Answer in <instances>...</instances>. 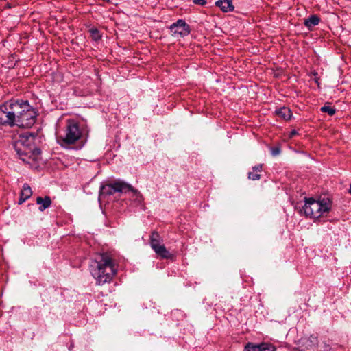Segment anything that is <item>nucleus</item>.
<instances>
[{
	"mask_svg": "<svg viewBox=\"0 0 351 351\" xmlns=\"http://www.w3.org/2000/svg\"><path fill=\"white\" fill-rule=\"evenodd\" d=\"M349 193H350V195H351V184H350V185Z\"/></svg>",
	"mask_w": 351,
	"mask_h": 351,
	"instance_id": "cd10ccee",
	"label": "nucleus"
},
{
	"mask_svg": "<svg viewBox=\"0 0 351 351\" xmlns=\"http://www.w3.org/2000/svg\"><path fill=\"white\" fill-rule=\"evenodd\" d=\"M215 5L224 12H231L234 8L232 0H219L215 3Z\"/></svg>",
	"mask_w": 351,
	"mask_h": 351,
	"instance_id": "9d476101",
	"label": "nucleus"
},
{
	"mask_svg": "<svg viewBox=\"0 0 351 351\" xmlns=\"http://www.w3.org/2000/svg\"><path fill=\"white\" fill-rule=\"evenodd\" d=\"M248 178L252 180H258L261 178V176L255 172H249Z\"/></svg>",
	"mask_w": 351,
	"mask_h": 351,
	"instance_id": "412c9836",
	"label": "nucleus"
},
{
	"mask_svg": "<svg viewBox=\"0 0 351 351\" xmlns=\"http://www.w3.org/2000/svg\"><path fill=\"white\" fill-rule=\"evenodd\" d=\"M320 22V19L315 14L310 16L304 21V25L309 29L317 25Z\"/></svg>",
	"mask_w": 351,
	"mask_h": 351,
	"instance_id": "2eb2a0df",
	"label": "nucleus"
},
{
	"mask_svg": "<svg viewBox=\"0 0 351 351\" xmlns=\"http://www.w3.org/2000/svg\"><path fill=\"white\" fill-rule=\"evenodd\" d=\"M38 136L37 134L27 132L19 136L18 140L14 143V148L19 158L25 162H29L35 156L40 154L37 147Z\"/></svg>",
	"mask_w": 351,
	"mask_h": 351,
	"instance_id": "f03ea898",
	"label": "nucleus"
},
{
	"mask_svg": "<svg viewBox=\"0 0 351 351\" xmlns=\"http://www.w3.org/2000/svg\"><path fill=\"white\" fill-rule=\"evenodd\" d=\"M131 191L132 192V196L131 198L136 202L138 204H140L142 203L143 198L141 195V193L136 189H134L132 186L131 189H129L128 192Z\"/></svg>",
	"mask_w": 351,
	"mask_h": 351,
	"instance_id": "f3484780",
	"label": "nucleus"
},
{
	"mask_svg": "<svg viewBox=\"0 0 351 351\" xmlns=\"http://www.w3.org/2000/svg\"><path fill=\"white\" fill-rule=\"evenodd\" d=\"M276 113L279 117L285 120L290 119L292 115L291 110L286 107H282L276 110Z\"/></svg>",
	"mask_w": 351,
	"mask_h": 351,
	"instance_id": "dca6fc26",
	"label": "nucleus"
},
{
	"mask_svg": "<svg viewBox=\"0 0 351 351\" xmlns=\"http://www.w3.org/2000/svg\"><path fill=\"white\" fill-rule=\"evenodd\" d=\"M32 195V189L28 184H24L20 193L19 204H21Z\"/></svg>",
	"mask_w": 351,
	"mask_h": 351,
	"instance_id": "9b49d317",
	"label": "nucleus"
},
{
	"mask_svg": "<svg viewBox=\"0 0 351 351\" xmlns=\"http://www.w3.org/2000/svg\"><path fill=\"white\" fill-rule=\"evenodd\" d=\"M245 351H257V350H256V346H250V345H248L245 348Z\"/></svg>",
	"mask_w": 351,
	"mask_h": 351,
	"instance_id": "a878e982",
	"label": "nucleus"
},
{
	"mask_svg": "<svg viewBox=\"0 0 351 351\" xmlns=\"http://www.w3.org/2000/svg\"><path fill=\"white\" fill-rule=\"evenodd\" d=\"M331 347L329 344H327L326 343H323L322 345H321V351H330Z\"/></svg>",
	"mask_w": 351,
	"mask_h": 351,
	"instance_id": "5701e85b",
	"label": "nucleus"
},
{
	"mask_svg": "<svg viewBox=\"0 0 351 351\" xmlns=\"http://www.w3.org/2000/svg\"><path fill=\"white\" fill-rule=\"evenodd\" d=\"M36 202L39 205V210L43 211L46 208H49L51 204V198L49 196H45L44 198L38 197L36 199Z\"/></svg>",
	"mask_w": 351,
	"mask_h": 351,
	"instance_id": "ddd939ff",
	"label": "nucleus"
},
{
	"mask_svg": "<svg viewBox=\"0 0 351 351\" xmlns=\"http://www.w3.org/2000/svg\"><path fill=\"white\" fill-rule=\"evenodd\" d=\"M297 134V132L295 130H292L290 132V137H293V136H295V134Z\"/></svg>",
	"mask_w": 351,
	"mask_h": 351,
	"instance_id": "bb28decb",
	"label": "nucleus"
},
{
	"mask_svg": "<svg viewBox=\"0 0 351 351\" xmlns=\"http://www.w3.org/2000/svg\"><path fill=\"white\" fill-rule=\"evenodd\" d=\"M193 3L197 5H204L206 3L205 0H193Z\"/></svg>",
	"mask_w": 351,
	"mask_h": 351,
	"instance_id": "393cba45",
	"label": "nucleus"
},
{
	"mask_svg": "<svg viewBox=\"0 0 351 351\" xmlns=\"http://www.w3.org/2000/svg\"><path fill=\"white\" fill-rule=\"evenodd\" d=\"M256 348L257 351H276L273 346L267 343L256 346Z\"/></svg>",
	"mask_w": 351,
	"mask_h": 351,
	"instance_id": "a211bd4d",
	"label": "nucleus"
},
{
	"mask_svg": "<svg viewBox=\"0 0 351 351\" xmlns=\"http://www.w3.org/2000/svg\"><path fill=\"white\" fill-rule=\"evenodd\" d=\"M270 151L273 156H276L280 154L281 149L279 147H272L270 148Z\"/></svg>",
	"mask_w": 351,
	"mask_h": 351,
	"instance_id": "4be33fe9",
	"label": "nucleus"
},
{
	"mask_svg": "<svg viewBox=\"0 0 351 351\" xmlns=\"http://www.w3.org/2000/svg\"><path fill=\"white\" fill-rule=\"evenodd\" d=\"M90 271L98 285L110 282L116 273L112 260L107 254H100L92 261Z\"/></svg>",
	"mask_w": 351,
	"mask_h": 351,
	"instance_id": "f257e3e1",
	"label": "nucleus"
},
{
	"mask_svg": "<svg viewBox=\"0 0 351 351\" xmlns=\"http://www.w3.org/2000/svg\"><path fill=\"white\" fill-rule=\"evenodd\" d=\"M302 345L304 348L302 351H313L318 344V339L317 337L311 335L308 338H305L302 340Z\"/></svg>",
	"mask_w": 351,
	"mask_h": 351,
	"instance_id": "1a4fd4ad",
	"label": "nucleus"
},
{
	"mask_svg": "<svg viewBox=\"0 0 351 351\" xmlns=\"http://www.w3.org/2000/svg\"><path fill=\"white\" fill-rule=\"evenodd\" d=\"M330 210V205L327 202L316 201L313 198H306L305 204L300 213L305 216L318 219L325 213H328Z\"/></svg>",
	"mask_w": 351,
	"mask_h": 351,
	"instance_id": "39448f33",
	"label": "nucleus"
},
{
	"mask_svg": "<svg viewBox=\"0 0 351 351\" xmlns=\"http://www.w3.org/2000/svg\"><path fill=\"white\" fill-rule=\"evenodd\" d=\"M132 186L125 182L117 180L101 186L100 193L103 195H113L115 193H127Z\"/></svg>",
	"mask_w": 351,
	"mask_h": 351,
	"instance_id": "0eeeda50",
	"label": "nucleus"
},
{
	"mask_svg": "<svg viewBox=\"0 0 351 351\" xmlns=\"http://www.w3.org/2000/svg\"><path fill=\"white\" fill-rule=\"evenodd\" d=\"M262 168H263V165L259 164V165L254 166L253 167V170L255 173H258V172H261L262 171Z\"/></svg>",
	"mask_w": 351,
	"mask_h": 351,
	"instance_id": "b1692460",
	"label": "nucleus"
},
{
	"mask_svg": "<svg viewBox=\"0 0 351 351\" xmlns=\"http://www.w3.org/2000/svg\"><path fill=\"white\" fill-rule=\"evenodd\" d=\"M322 112L328 113L330 116H332L336 112V109L329 105H325L320 108Z\"/></svg>",
	"mask_w": 351,
	"mask_h": 351,
	"instance_id": "6ab92c4d",
	"label": "nucleus"
},
{
	"mask_svg": "<svg viewBox=\"0 0 351 351\" xmlns=\"http://www.w3.org/2000/svg\"><path fill=\"white\" fill-rule=\"evenodd\" d=\"M169 29L174 37H184L190 34L189 25L182 19H179L171 24Z\"/></svg>",
	"mask_w": 351,
	"mask_h": 351,
	"instance_id": "6e6552de",
	"label": "nucleus"
},
{
	"mask_svg": "<svg viewBox=\"0 0 351 351\" xmlns=\"http://www.w3.org/2000/svg\"><path fill=\"white\" fill-rule=\"evenodd\" d=\"M57 139L59 145L65 148L74 145L78 141L82 142L83 145L86 142V140L83 139L82 132L78 123L72 119L67 120L62 133L58 136Z\"/></svg>",
	"mask_w": 351,
	"mask_h": 351,
	"instance_id": "7ed1b4c3",
	"label": "nucleus"
},
{
	"mask_svg": "<svg viewBox=\"0 0 351 351\" xmlns=\"http://www.w3.org/2000/svg\"><path fill=\"white\" fill-rule=\"evenodd\" d=\"M15 126L31 128L36 122L37 113L27 101L18 100Z\"/></svg>",
	"mask_w": 351,
	"mask_h": 351,
	"instance_id": "20e7f679",
	"label": "nucleus"
},
{
	"mask_svg": "<svg viewBox=\"0 0 351 351\" xmlns=\"http://www.w3.org/2000/svg\"><path fill=\"white\" fill-rule=\"evenodd\" d=\"M163 244V239L157 232H153L150 236V246L154 250Z\"/></svg>",
	"mask_w": 351,
	"mask_h": 351,
	"instance_id": "f8f14e48",
	"label": "nucleus"
},
{
	"mask_svg": "<svg viewBox=\"0 0 351 351\" xmlns=\"http://www.w3.org/2000/svg\"><path fill=\"white\" fill-rule=\"evenodd\" d=\"M93 39L95 41H97L101 39V35L100 34L99 30L97 28H91L89 30Z\"/></svg>",
	"mask_w": 351,
	"mask_h": 351,
	"instance_id": "aec40b11",
	"label": "nucleus"
},
{
	"mask_svg": "<svg viewBox=\"0 0 351 351\" xmlns=\"http://www.w3.org/2000/svg\"><path fill=\"white\" fill-rule=\"evenodd\" d=\"M154 251L158 256L162 258L168 259L172 258V254L167 250L164 244L158 246Z\"/></svg>",
	"mask_w": 351,
	"mask_h": 351,
	"instance_id": "4468645a",
	"label": "nucleus"
},
{
	"mask_svg": "<svg viewBox=\"0 0 351 351\" xmlns=\"http://www.w3.org/2000/svg\"><path fill=\"white\" fill-rule=\"evenodd\" d=\"M18 100H10L0 106V126H15Z\"/></svg>",
	"mask_w": 351,
	"mask_h": 351,
	"instance_id": "423d86ee",
	"label": "nucleus"
}]
</instances>
